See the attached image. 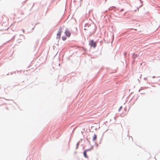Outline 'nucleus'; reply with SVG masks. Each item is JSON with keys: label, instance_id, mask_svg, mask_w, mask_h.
Here are the masks:
<instances>
[{"label": "nucleus", "instance_id": "f257e3e1", "mask_svg": "<svg viewBox=\"0 0 160 160\" xmlns=\"http://www.w3.org/2000/svg\"><path fill=\"white\" fill-rule=\"evenodd\" d=\"M62 32V28H60L58 30V32L57 34V37L56 38L59 40L61 37V34Z\"/></svg>", "mask_w": 160, "mask_h": 160}, {"label": "nucleus", "instance_id": "f03ea898", "mask_svg": "<svg viewBox=\"0 0 160 160\" xmlns=\"http://www.w3.org/2000/svg\"><path fill=\"white\" fill-rule=\"evenodd\" d=\"M89 45L91 47H92L93 48H95L97 44L93 40H91L89 42Z\"/></svg>", "mask_w": 160, "mask_h": 160}, {"label": "nucleus", "instance_id": "7ed1b4c3", "mask_svg": "<svg viewBox=\"0 0 160 160\" xmlns=\"http://www.w3.org/2000/svg\"><path fill=\"white\" fill-rule=\"evenodd\" d=\"M65 34L68 37L70 36L71 35V33L68 30H66L65 31Z\"/></svg>", "mask_w": 160, "mask_h": 160}, {"label": "nucleus", "instance_id": "20e7f679", "mask_svg": "<svg viewBox=\"0 0 160 160\" xmlns=\"http://www.w3.org/2000/svg\"><path fill=\"white\" fill-rule=\"evenodd\" d=\"M88 151H89L88 150H86L84 151V152H83V154H84V157L87 158H88V156L86 154V152H88Z\"/></svg>", "mask_w": 160, "mask_h": 160}, {"label": "nucleus", "instance_id": "39448f33", "mask_svg": "<svg viewBox=\"0 0 160 160\" xmlns=\"http://www.w3.org/2000/svg\"><path fill=\"white\" fill-rule=\"evenodd\" d=\"M97 138V137L96 135H95V134H94V137H93V141H95L96 140Z\"/></svg>", "mask_w": 160, "mask_h": 160}, {"label": "nucleus", "instance_id": "423d86ee", "mask_svg": "<svg viewBox=\"0 0 160 160\" xmlns=\"http://www.w3.org/2000/svg\"><path fill=\"white\" fill-rule=\"evenodd\" d=\"M62 39L64 41L66 39V38L65 37H62Z\"/></svg>", "mask_w": 160, "mask_h": 160}, {"label": "nucleus", "instance_id": "0eeeda50", "mask_svg": "<svg viewBox=\"0 0 160 160\" xmlns=\"http://www.w3.org/2000/svg\"><path fill=\"white\" fill-rule=\"evenodd\" d=\"M122 108V107H121L120 108H119V111H120V110L121 109V108Z\"/></svg>", "mask_w": 160, "mask_h": 160}]
</instances>
